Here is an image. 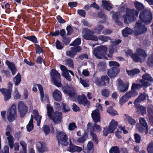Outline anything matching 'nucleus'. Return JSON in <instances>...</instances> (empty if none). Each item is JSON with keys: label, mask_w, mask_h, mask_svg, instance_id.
I'll use <instances>...</instances> for the list:
<instances>
[{"label": "nucleus", "mask_w": 153, "mask_h": 153, "mask_svg": "<svg viewBox=\"0 0 153 153\" xmlns=\"http://www.w3.org/2000/svg\"><path fill=\"white\" fill-rule=\"evenodd\" d=\"M42 129L46 135L48 134L50 132L49 128L48 126L46 125L44 126Z\"/></svg>", "instance_id": "4d7b16f0"}, {"label": "nucleus", "mask_w": 153, "mask_h": 153, "mask_svg": "<svg viewBox=\"0 0 153 153\" xmlns=\"http://www.w3.org/2000/svg\"><path fill=\"white\" fill-rule=\"evenodd\" d=\"M21 77L20 74H18L13 79V81L15 85H18L19 84L21 81Z\"/></svg>", "instance_id": "e433bc0d"}, {"label": "nucleus", "mask_w": 153, "mask_h": 153, "mask_svg": "<svg viewBox=\"0 0 153 153\" xmlns=\"http://www.w3.org/2000/svg\"><path fill=\"white\" fill-rule=\"evenodd\" d=\"M47 109L48 116L53 120L54 122L58 123L61 121L62 119V113L61 112H55L52 114L53 108L49 103L47 105Z\"/></svg>", "instance_id": "0eeeda50"}, {"label": "nucleus", "mask_w": 153, "mask_h": 153, "mask_svg": "<svg viewBox=\"0 0 153 153\" xmlns=\"http://www.w3.org/2000/svg\"><path fill=\"white\" fill-rule=\"evenodd\" d=\"M141 87V85L139 84L133 83L132 84L131 87V89L133 90H135L136 89H139Z\"/></svg>", "instance_id": "e2e57ef3"}, {"label": "nucleus", "mask_w": 153, "mask_h": 153, "mask_svg": "<svg viewBox=\"0 0 153 153\" xmlns=\"http://www.w3.org/2000/svg\"><path fill=\"white\" fill-rule=\"evenodd\" d=\"M103 28V27L101 25H98L97 27L95 28L93 30H92L94 33L100 34Z\"/></svg>", "instance_id": "ea45409f"}, {"label": "nucleus", "mask_w": 153, "mask_h": 153, "mask_svg": "<svg viewBox=\"0 0 153 153\" xmlns=\"http://www.w3.org/2000/svg\"><path fill=\"white\" fill-rule=\"evenodd\" d=\"M148 116L151 125H153V111L151 110L148 111Z\"/></svg>", "instance_id": "8fccbe9b"}, {"label": "nucleus", "mask_w": 153, "mask_h": 153, "mask_svg": "<svg viewBox=\"0 0 153 153\" xmlns=\"http://www.w3.org/2000/svg\"><path fill=\"white\" fill-rule=\"evenodd\" d=\"M139 13L138 11L134 9H126V15L123 16L124 22L127 24L135 20Z\"/></svg>", "instance_id": "39448f33"}, {"label": "nucleus", "mask_w": 153, "mask_h": 153, "mask_svg": "<svg viewBox=\"0 0 153 153\" xmlns=\"http://www.w3.org/2000/svg\"><path fill=\"white\" fill-rule=\"evenodd\" d=\"M132 32V30L128 27H126L122 31V34L124 37L127 36L128 34H131Z\"/></svg>", "instance_id": "f704fd0d"}, {"label": "nucleus", "mask_w": 153, "mask_h": 153, "mask_svg": "<svg viewBox=\"0 0 153 153\" xmlns=\"http://www.w3.org/2000/svg\"><path fill=\"white\" fill-rule=\"evenodd\" d=\"M139 18L141 21L137 22L134 27V33L136 35L143 33L147 30V28L142 22L148 24L150 23L152 19V14L149 10L142 11L140 14Z\"/></svg>", "instance_id": "f257e3e1"}, {"label": "nucleus", "mask_w": 153, "mask_h": 153, "mask_svg": "<svg viewBox=\"0 0 153 153\" xmlns=\"http://www.w3.org/2000/svg\"><path fill=\"white\" fill-rule=\"evenodd\" d=\"M103 7L106 10L109 11L112 8V4L109 3L108 1H102Z\"/></svg>", "instance_id": "2f4dec72"}, {"label": "nucleus", "mask_w": 153, "mask_h": 153, "mask_svg": "<svg viewBox=\"0 0 153 153\" xmlns=\"http://www.w3.org/2000/svg\"><path fill=\"white\" fill-rule=\"evenodd\" d=\"M101 80L102 85L106 86L109 84V78L107 76H102Z\"/></svg>", "instance_id": "72a5a7b5"}, {"label": "nucleus", "mask_w": 153, "mask_h": 153, "mask_svg": "<svg viewBox=\"0 0 153 153\" xmlns=\"http://www.w3.org/2000/svg\"><path fill=\"white\" fill-rule=\"evenodd\" d=\"M37 86L39 89V91H40V96L41 100L42 103L44 102V100L48 103H49V101L48 98V97L47 95H45L44 97V94L43 91V88L42 86L39 84L37 85Z\"/></svg>", "instance_id": "a211bd4d"}, {"label": "nucleus", "mask_w": 153, "mask_h": 153, "mask_svg": "<svg viewBox=\"0 0 153 153\" xmlns=\"http://www.w3.org/2000/svg\"><path fill=\"white\" fill-rule=\"evenodd\" d=\"M6 63L9 69L11 71L12 74L13 75H15L17 71V69L16 68L13 62H11L8 61H6Z\"/></svg>", "instance_id": "bb28decb"}, {"label": "nucleus", "mask_w": 153, "mask_h": 153, "mask_svg": "<svg viewBox=\"0 0 153 153\" xmlns=\"http://www.w3.org/2000/svg\"><path fill=\"white\" fill-rule=\"evenodd\" d=\"M56 48L58 49H61L63 47L62 45L58 40H56Z\"/></svg>", "instance_id": "69168bd1"}, {"label": "nucleus", "mask_w": 153, "mask_h": 153, "mask_svg": "<svg viewBox=\"0 0 153 153\" xmlns=\"http://www.w3.org/2000/svg\"><path fill=\"white\" fill-rule=\"evenodd\" d=\"M121 42V40L120 39L115 40L112 42V43L109 48V53L108 55V57H112L114 51H117L118 49L116 45L120 43Z\"/></svg>", "instance_id": "2eb2a0df"}, {"label": "nucleus", "mask_w": 153, "mask_h": 153, "mask_svg": "<svg viewBox=\"0 0 153 153\" xmlns=\"http://www.w3.org/2000/svg\"><path fill=\"white\" fill-rule=\"evenodd\" d=\"M91 115L92 119L95 123H97L100 121V117L99 111L98 109H96L93 111Z\"/></svg>", "instance_id": "412c9836"}, {"label": "nucleus", "mask_w": 153, "mask_h": 153, "mask_svg": "<svg viewBox=\"0 0 153 153\" xmlns=\"http://www.w3.org/2000/svg\"><path fill=\"white\" fill-rule=\"evenodd\" d=\"M66 64L68 66L72 68H74L73 63L72 60L71 59H67L66 60Z\"/></svg>", "instance_id": "0e129e2a"}, {"label": "nucleus", "mask_w": 153, "mask_h": 153, "mask_svg": "<svg viewBox=\"0 0 153 153\" xmlns=\"http://www.w3.org/2000/svg\"><path fill=\"white\" fill-rule=\"evenodd\" d=\"M107 47L105 45H101L98 47L94 50L93 53L97 58L101 59L106 54Z\"/></svg>", "instance_id": "1a4fd4ad"}, {"label": "nucleus", "mask_w": 153, "mask_h": 153, "mask_svg": "<svg viewBox=\"0 0 153 153\" xmlns=\"http://www.w3.org/2000/svg\"><path fill=\"white\" fill-rule=\"evenodd\" d=\"M126 120L131 125H134L136 123L135 120L130 117H127Z\"/></svg>", "instance_id": "5fc2aeb1"}, {"label": "nucleus", "mask_w": 153, "mask_h": 153, "mask_svg": "<svg viewBox=\"0 0 153 153\" xmlns=\"http://www.w3.org/2000/svg\"><path fill=\"white\" fill-rule=\"evenodd\" d=\"M7 87V89L4 88H1V93L4 96L5 101L11 98V91L12 89V84L11 82H8Z\"/></svg>", "instance_id": "9b49d317"}, {"label": "nucleus", "mask_w": 153, "mask_h": 153, "mask_svg": "<svg viewBox=\"0 0 153 153\" xmlns=\"http://www.w3.org/2000/svg\"><path fill=\"white\" fill-rule=\"evenodd\" d=\"M52 96L54 99L56 101H60L62 97V95L61 92L58 89L54 90L52 93Z\"/></svg>", "instance_id": "b1692460"}, {"label": "nucleus", "mask_w": 153, "mask_h": 153, "mask_svg": "<svg viewBox=\"0 0 153 153\" xmlns=\"http://www.w3.org/2000/svg\"><path fill=\"white\" fill-rule=\"evenodd\" d=\"M110 91L107 89H104L102 91V96L105 97H108L109 95Z\"/></svg>", "instance_id": "bf43d9fd"}, {"label": "nucleus", "mask_w": 153, "mask_h": 153, "mask_svg": "<svg viewBox=\"0 0 153 153\" xmlns=\"http://www.w3.org/2000/svg\"><path fill=\"white\" fill-rule=\"evenodd\" d=\"M18 108L21 116L23 117L27 111V108L23 102L20 101L18 104Z\"/></svg>", "instance_id": "dca6fc26"}, {"label": "nucleus", "mask_w": 153, "mask_h": 153, "mask_svg": "<svg viewBox=\"0 0 153 153\" xmlns=\"http://www.w3.org/2000/svg\"><path fill=\"white\" fill-rule=\"evenodd\" d=\"M94 127L95 128L96 131L97 132H100L101 131V128L100 126L96 123L94 124V126H92L91 123L89 122L87 125L88 131L90 132L93 140L96 143H97L98 139L97 135L94 133L95 131Z\"/></svg>", "instance_id": "6e6552de"}, {"label": "nucleus", "mask_w": 153, "mask_h": 153, "mask_svg": "<svg viewBox=\"0 0 153 153\" xmlns=\"http://www.w3.org/2000/svg\"><path fill=\"white\" fill-rule=\"evenodd\" d=\"M118 123L117 122L114 120H112L110 123L108 127L114 132V130L117 128Z\"/></svg>", "instance_id": "c9c22d12"}, {"label": "nucleus", "mask_w": 153, "mask_h": 153, "mask_svg": "<svg viewBox=\"0 0 153 153\" xmlns=\"http://www.w3.org/2000/svg\"><path fill=\"white\" fill-rule=\"evenodd\" d=\"M134 139L135 141L137 143H139L141 140V137L140 135L138 134H134Z\"/></svg>", "instance_id": "774afa93"}, {"label": "nucleus", "mask_w": 153, "mask_h": 153, "mask_svg": "<svg viewBox=\"0 0 153 153\" xmlns=\"http://www.w3.org/2000/svg\"><path fill=\"white\" fill-rule=\"evenodd\" d=\"M62 106L63 111L64 112H66L70 111V108L65 103H63Z\"/></svg>", "instance_id": "338daca9"}, {"label": "nucleus", "mask_w": 153, "mask_h": 153, "mask_svg": "<svg viewBox=\"0 0 153 153\" xmlns=\"http://www.w3.org/2000/svg\"><path fill=\"white\" fill-rule=\"evenodd\" d=\"M122 131L124 134L127 133V131L125 130V128L124 127H123L122 126H120L117 130V131L115 132V135L116 137L120 139L121 138V136L120 134Z\"/></svg>", "instance_id": "cd10ccee"}, {"label": "nucleus", "mask_w": 153, "mask_h": 153, "mask_svg": "<svg viewBox=\"0 0 153 153\" xmlns=\"http://www.w3.org/2000/svg\"><path fill=\"white\" fill-rule=\"evenodd\" d=\"M148 98V95L145 94H142L135 100L134 103L135 105H137V104H139V103L144 101Z\"/></svg>", "instance_id": "393cba45"}, {"label": "nucleus", "mask_w": 153, "mask_h": 153, "mask_svg": "<svg viewBox=\"0 0 153 153\" xmlns=\"http://www.w3.org/2000/svg\"><path fill=\"white\" fill-rule=\"evenodd\" d=\"M139 122L142 126H140L139 124H137L136 127L139 132H142L144 129H146L145 133L146 134L148 133V127L147 124L146 120L143 118H141L140 119Z\"/></svg>", "instance_id": "ddd939ff"}, {"label": "nucleus", "mask_w": 153, "mask_h": 153, "mask_svg": "<svg viewBox=\"0 0 153 153\" xmlns=\"http://www.w3.org/2000/svg\"><path fill=\"white\" fill-rule=\"evenodd\" d=\"M110 153H120L119 148L116 146H114L111 148L109 150Z\"/></svg>", "instance_id": "3c124183"}, {"label": "nucleus", "mask_w": 153, "mask_h": 153, "mask_svg": "<svg viewBox=\"0 0 153 153\" xmlns=\"http://www.w3.org/2000/svg\"><path fill=\"white\" fill-rule=\"evenodd\" d=\"M137 92L135 90H132L126 93L125 95L126 97L128 99L131 97H134L137 95Z\"/></svg>", "instance_id": "c756f323"}, {"label": "nucleus", "mask_w": 153, "mask_h": 153, "mask_svg": "<svg viewBox=\"0 0 153 153\" xmlns=\"http://www.w3.org/2000/svg\"><path fill=\"white\" fill-rule=\"evenodd\" d=\"M57 137L59 145L66 146L68 145V138L63 131H59L57 134Z\"/></svg>", "instance_id": "9d476101"}, {"label": "nucleus", "mask_w": 153, "mask_h": 153, "mask_svg": "<svg viewBox=\"0 0 153 153\" xmlns=\"http://www.w3.org/2000/svg\"><path fill=\"white\" fill-rule=\"evenodd\" d=\"M7 136V139L8 141L10 147L11 149H12L13 148V137L11 135Z\"/></svg>", "instance_id": "4c0bfd02"}, {"label": "nucleus", "mask_w": 153, "mask_h": 153, "mask_svg": "<svg viewBox=\"0 0 153 153\" xmlns=\"http://www.w3.org/2000/svg\"><path fill=\"white\" fill-rule=\"evenodd\" d=\"M107 112L113 116L117 114V111L113 109L112 107H109L108 108Z\"/></svg>", "instance_id": "79ce46f5"}, {"label": "nucleus", "mask_w": 153, "mask_h": 153, "mask_svg": "<svg viewBox=\"0 0 153 153\" xmlns=\"http://www.w3.org/2000/svg\"><path fill=\"white\" fill-rule=\"evenodd\" d=\"M86 149L87 153H93L94 144L91 141H89L87 145Z\"/></svg>", "instance_id": "c85d7f7f"}, {"label": "nucleus", "mask_w": 153, "mask_h": 153, "mask_svg": "<svg viewBox=\"0 0 153 153\" xmlns=\"http://www.w3.org/2000/svg\"><path fill=\"white\" fill-rule=\"evenodd\" d=\"M88 137V134L86 132H85L82 136L79 138L77 142L79 143H82L85 141Z\"/></svg>", "instance_id": "58836bf2"}, {"label": "nucleus", "mask_w": 153, "mask_h": 153, "mask_svg": "<svg viewBox=\"0 0 153 153\" xmlns=\"http://www.w3.org/2000/svg\"><path fill=\"white\" fill-rule=\"evenodd\" d=\"M147 63L150 66H153V53L149 58Z\"/></svg>", "instance_id": "680f3d73"}, {"label": "nucleus", "mask_w": 153, "mask_h": 153, "mask_svg": "<svg viewBox=\"0 0 153 153\" xmlns=\"http://www.w3.org/2000/svg\"><path fill=\"white\" fill-rule=\"evenodd\" d=\"M81 43V39L80 38H77L71 44L70 46H78L77 45H80Z\"/></svg>", "instance_id": "de8ad7c7"}, {"label": "nucleus", "mask_w": 153, "mask_h": 153, "mask_svg": "<svg viewBox=\"0 0 153 153\" xmlns=\"http://www.w3.org/2000/svg\"><path fill=\"white\" fill-rule=\"evenodd\" d=\"M36 147L38 151L39 152L43 153L48 150L46 144L43 142H37L36 144Z\"/></svg>", "instance_id": "4be33fe9"}, {"label": "nucleus", "mask_w": 153, "mask_h": 153, "mask_svg": "<svg viewBox=\"0 0 153 153\" xmlns=\"http://www.w3.org/2000/svg\"><path fill=\"white\" fill-rule=\"evenodd\" d=\"M117 89L120 92H124L128 89L129 85L128 82L124 83L120 79H119L117 81Z\"/></svg>", "instance_id": "4468645a"}, {"label": "nucleus", "mask_w": 153, "mask_h": 153, "mask_svg": "<svg viewBox=\"0 0 153 153\" xmlns=\"http://www.w3.org/2000/svg\"><path fill=\"white\" fill-rule=\"evenodd\" d=\"M63 91L65 93H68L71 97H76L77 96V101L79 104L84 105H89L90 102L87 100L86 96L84 94H82L81 96H77L73 87H69L68 85H67L64 87Z\"/></svg>", "instance_id": "f03ea898"}, {"label": "nucleus", "mask_w": 153, "mask_h": 153, "mask_svg": "<svg viewBox=\"0 0 153 153\" xmlns=\"http://www.w3.org/2000/svg\"><path fill=\"white\" fill-rule=\"evenodd\" d=\"M97 66L98 68L100 69L103 70L105 68L106 64L104 62H100L98 63Z\"/></svg>", "instance_id": "052dcab7"}, {"label": "nucleus", "mask_w": 153, "mask_h": 153, "mask_svg": "<svg viewBox=\"0 0 153 153\" xmlns=\"http://www.w3.org/2000/svg\"><path fill=\"white\" fill-rule=\"evenodd\" d=\"M79 79V78H78ZM79 82L82 85L85 87H88L89 86L88 81L87 80L82 79L81 78L79 79Z\"/></svg>", "instance_id": "37998d69"}, {"label": "nucleus", "mask_w": 153, "mask_h": 153, "mask_svg": "<svg viewBox=\"0 0 153 153\" xmlns=\"http://www.w3.org/2000/svg\"><path fill=\"white\" fill-rule=\"evenodd\" d=\"M142 78L143 79L147 80L150 82H153V78L149 74H145L143 75L142 76Z\"/></svg>", "instance_id": "a19ab883"}, {"label": "nucleus", "mask_w": 153, "mask_h": 153, "mask_svg": "<svg viewBox=\"0 0 153 153\" xmlns=\"http://www.w3.org/2000/svg\"><path fill=\"white\" fill-rule=\"evenodd\" d=\"M50 75L52 79H55L60 77V74L56 70L53 69L50 72Z\"/></svg>", "instance_id": "7c9ffc66"}, {"label": "nucleus", "mask_w": 153, "mask_h": 153, "mask_svg": "<svg viewBox=\"0 0 153 153\" xmlns=\"http://www.w3.org/2000/svg\"><path fill=\"white\" fill-rule=\"evenodd\" d=\"M135 108L137 112L139 114H141L142 115H144L146 114V108L142 105H140L139 104L135 105Z\"/></svg>", "instance_id": "a878e982"}, {"label": "nucleus", "mask_w": 153, "mask_h": 153, "mask_svg": "<svg viewBox=\"0 0 153 153\" xmlns=\"http://www.w3.org/2000/svg\"><path fill=\"white\" fill-rule=\"evenodd\" d=\"M126 53L127 55L131 56L135 62H142L146 59L147 56L145 52L140 48H138L135 54H133L130 50H127Z\"/></svg>", "instance_id": "20e7f679"}, {"label": "nucleus", "mask_w": 153, "mask_h": 153, "mask_svg": "<svg viewBox=\"0 0 153 153\" xmlns=\"http://www.w3.org/2000/svg\"><path fill=\"white\" fill-rule=\"evenodd\" d=\"M53 80V84L54 85L58 87L62 86V84L61 83L60 77Z\"/></svg>", "instance_id": "49530a36"}, {"label": "nucleus", "mask_w": 153, "mask_h": 153, "mask_svg": "<svg viewBox=\"0 0 153 153\" xmlns=\"http://www.w3.org/2000/svg\"><path fill=\"white\" fill-rule=\"evenodd\" d=\"M60 67L61 70L62 71V75L63 76L67 79L69 81L71 80V76H70L68 73V70L64 66L60 65Z\"/></svg>", "instance_id": "aec40b11"}, {"label": "nucleus", "mask_w": 153, "mask_h": 153, "mask_svg": "<svg viewBox=\"0 0 153 153\" xmlns=\"http://www.w3.org/2000/svg\"><path fill=\"white\" fill-rule=\"evenodd\" d=\"M119 71L120 70L118 68L116 67L112 68L108 70V74L110 77H114L118 74Z\"/></svg>", "instance_id": "5701e85b"}, {"label": "nucleus", "mask_w": 153, "mask_h": 153, "mask_svg": "<svg viewBox=\"0 0 153 153\" xmlns=\"http://www.w3.org/2000/svg\"><path fill=\"white\" fill-rule=\"evenodd\" d=\"M33 115H31V118L28 123L26 126V128L28 131H31L33 128V116L35 120L37 121V125L38 126H40V122L42 119V117L39 115V112L38 111L36 110H33Z\"/></svg>", "instance_id": "423d86ee"}, {"label": "nucleus", "mask_w": 153, "mask_h": 153, "mask_svg": "<svg viewBox=\"0 0 153 153\" xmlns=\"http://www.w3.org/2000/svg\"><path fill=\"white\" fill-rule=\"evenodd\" d=\"M147 150L148 153H153V141L148 144Z\"/></svg>", "instance_id": "09e8293b"}, {"label": "nucleus", "mask_w": 153, "mask_h": 153, "mask_svg": "<svg viewBox=\"0 0 153 153\" xmlns=\"http://www.w3.org/2000/svg\"><path fill=\"white\" fill-rule=\"evenodd\" d=\"M82 150V147L75 146L72 144L71 142L70 141V144L68 148L67 149V151L71 153L74 152H80Z\"/></svg>", "instance_id": "6ab92c4d"}, {"label": "nucleus", "mask_w": 153, "mask_h": 153, "mask_svg": "<svg viewBox=\"0 0 153 153\" xmlns=\"http://www.w3.org/2000/svg\"><path fill=\"white\" fill-rule=\"evenodd\" d=\"M113 133V131L108 127L105 128L103 131V135L106 136L109 133Z\"/></svg>", "instance_id": "c03bdc74"}, {"label": "nucleus", "mask_w": 153, "mask_h": 153, "mask_svg": "<svg viewBox=\"0 0 153 153\" xmlns=\"http://www.w3.org/2000/svg\"><path fill=\"white\" fill-rule=\"evenodd\" d=\"M8 120L12 122L15 120L16 117V108L15 105H13L10 108L7 113Z\"/></svg>", "instance_id": "f8f14e48"}, {"label": "nucleus", "mask_w": 153, "mask_h": 153, "mask_svg": "<svg viewBox=\"0 0 153 153\" xmlns=\"http://www.w3.org/2000/svg\"><path fill=\"white\" fill-rule=\"evenodd\" d=\"M108 65L110 67H113V68L115 67H119V64L117 62L114 61H110L108 62Z\"/></svg>", "instance_id": "13d9d810"}, {"label": "nucleus", "mask_w": 153, "mask_h": 153, "mask_svg": "<svg viewBox=\"0 0 153 153\" xmlns=\"http://www.w3.org/2000/svg\"><path fill=\"white\" fill-rule=\"evenodd\" d=\"M26 39L34 43H37V39L35 36H32L26 37Z\"/></svg>", "instance_id": "603ef678"}, {"label": "nucleus", "mask_w": 153, "mask_h": 153, "mask_svg": "<svg viewBox=\"0 0 153 153\" xmlns=\"http://www.w3.org/2000/svg\"><path fill=\"white\" fill-rule=\"evenodd\" d=\"M82 33L83 34V37L87 40L97 41L99 39L103 42H105L110 39L108 36L102 35L100 36L97 37L96 36L93 35L94 33L92 31L86 28L83 29Z\"/></svg>", "instance_id": "7ed1b4c3"}, {"label": "nucleus", "mask_w": 153, "mask_h": 153, "mask_svg": "<svg viewBox=\"0 0 153 153\" xmlns=\"http://www.w3.org/2000/svg\"><path fill=\"white\" fill-rule=\"evenodd\" d=\"M119 13H115L113 14L112 16V19L114 20L119 25H121L122 23L121 22L118 21L117 19L118 18V14Z\"/></svg>", "instance_id": "864d4df0"}, {"label": "nucleus", "mask_w": 153, "mask_h": 153, "mask_svg": "<svg viewBox=\"0 0 153 153\" xmlns=\"http://www.w3.org/2000/svg\"><path fill=\"white\" fill-rule=\"evenodd\" d=\"M134 5L136 8L138 10H140L144 8L143 5L141 3L136 2L134 3Z\"/></svg>", "instance_id": "a18cd8bd"}, {"label": "nucleus", "mask_w": 153, "mask_h": 153, "mask_svg": "<svg viewBox=\"0 0 153 153\" xmlns=\"http://www.w3.org/2000/svg\"><path fill=\"white\" fill-rule=\"evenodd\" d=\"M128 98L126 97V96L124 95L121 97L119 100V102L120 104L121 105H123L125 102H126L128 100Z\"/></svg>", "instance_id": "6e6d98bb"}, {"label": "nucleus", "mask_w": 153, "mask_h": 153, "mask_svg": "<svg viewBox=\"0 0 153 153\" xmlns=\"http://www.w3.org/2000/svg\"><path fill=\"white\" fill-rule=\"evenodd\" d=\"M126 72L129 76H133L136 74H139L140 72V71L139 69H135L130 70H127Z\"/></svg>", "instance_id": "473e14b6"}, {"label": "nucleus", "mask_w": 153, "mask_h": 153, "mask_svg": "<svg viewBox=\"0 0 153 153\" xmlns=\"http://www.w3.org/2000/svg\"><path fill=\"white\" fill-rule=\"evenodd\" d=\"M81 50V48L79 46L74 47L71 48V50L69 51H67L66 53L67 55L71 57H73L76 53Z\"/></svg>", "instance_id": "f3484780"}]
</instances>
